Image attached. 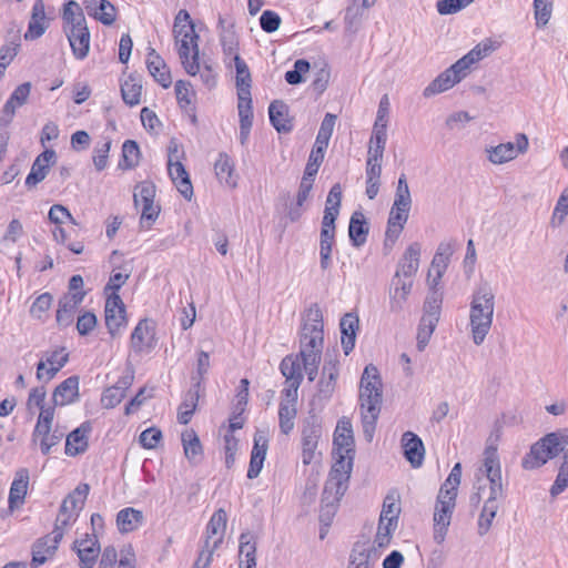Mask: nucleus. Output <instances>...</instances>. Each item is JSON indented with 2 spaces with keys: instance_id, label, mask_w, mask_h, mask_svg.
Wrapping results in <instances>:
<instances>
[{
  "instance_id": "f257e3e1",
  "label": "nucleus",
  "mask_w": 568,
  "mask_h": 568,
  "mask_svg": "<svg viewBox=\"0 0 568 568\" xmlns=\"http://www.w3.org/2000/svg\"><path fill=\"white\" fill-rule=\"evenodd\" d=\"M323 327V313L318 304L314 303L303 313L300 328V356L310 382L318 373L324 346Z\"/></svg>"
},
{
  "instance_id": "f03ea898",
  "label": "nucleus",
  "mask_w": 568,
  "mask_h": 568,
  "mask_svg": "<svg viewBox=\"0 0 568 568\" xmlns=\"http://www.w3.org/2000/svg\"><path fill=\"white\" fill-rule=\"evenodd\" d=\"M383 402L382 381L377 368L367 365L364 368L359 385V404L363 433L367 442H372Z\"/></svg>"
},
{
  "instance_id": "7ed1b4c3",
  "label": "nucleus",
  "mask_w": 568,
  "mask_h": 568,
  "mask_svg": "<svg viewBox=\"0 0 568 568\" xmlns=\"http://www.w3.org/2000/svg\"><path fill=\"white\" fill-rule=\"evenodd\" d=\"M484 473L490 486L489 496L485 500L478 518L477 526L479 536H485L489 531L499 509L498 500L504 498L500 464L495 448H487L485 450Z\"/></svg>"
},
{
  "instance_id": "20e7f679",
  "label": "nucleus",
  "mask_w": 568,
  "mask_h": 568,
  "mask_svg": "<svg viewBox=\"0 0 568 568\" xmlns=\"http://www.w3.org/2000/svg\"><path fill=\"white\" fill-rule=\"evenodd\" d=\"M495 311V294L488 284L478 286L470 301L469 325L473 341L481 345L488 335Z\"/></svg>"
},
{
  "instance_id": "39448f33",
  "label": "nucleus",
  "mask_w": 568,
  "mask_h": 568,
  "mask_svg": "<svg viewBox=\"0 0 568 568\" xmlns=\"http://www.w3.org/2000/svg\"><path fill=\"white\" fill-rule=\"evenodd\" d=\"M226 520V513L223 509H219L212 515L206 526L204 545L194 568H207L210 566L214 551L224 540Z\"/></svg>"
},
{
  "instance_id": "423d86ee",
  "label": "nucleus",
  "mask_w": 568,
  "mask_h": 568,
  "mask_svg": "<svg viewBox=\"0 0 568 568\" xmlns=\"http://www.w3.org/2000/svg\"><path fill=\"white\" fill-rule=\"evenodd\" d=\"M336 462L332 466L329 476L325 483V495L334 493V500L341 499L347 489V484L353 468L354 453L334 452Z\"/></svg>"
},
{
  "instance_id": "0eeeda50",
  "label": "nucleus",
  "mask_w": 568,
  "mask_h": 568,
  "mask_svg": "<svg viewBox=\"0 0 568 568\" xmlns=\"http://www.w3.org/2000/svg\"><path fill=\"white\" fill-rule=\"evenodd\" d=\"M196 39L197 38H182L178 48L179 57L185 71L191 75H195L200 72L201 80L209 89H211L216 84V77L210 67H205L203 70H200L199 47L195 42Z\"/></svg>"
},
{
  "instance_id": "6e6552de",
  "label": "nucleus",
  "mask_w": 568,
  "mask_h": 568,
  "mask_svg": "<svg viewBox=\"0 0 568 568\" xmlns=\"http://www.w3.org/2000/svg\"><path fill=\"white\" fill-rule=\"evenodd\" d=\"M236 68V88H237V109L241 123L240 139L244 144L248 134V73H246V63L239 55H235Z\"/></svg>"
},
{
  "instance_id": "1a4fd4ad",
  "label": "nucleus",
  "mask_w": 568,
  "mask_h": 568,
  "mask_svg": "<svg viewBox=\"0 0 568 568\" xmlns=\"http://www.w3.org/2000/svg\"><path fill=\"white\" fill-rule=\"evenodd\" d=\"M302 462L304 465L318 462L321 452L318 443L322 437V426L316 416L304 419L302 425Z\"/></svg>"
},
{
  "instance_id": "9d476101",
  "label": "nucleus",
  "mask_w": 568,
  "mask_h": 568,
  "mask_svg": "<svg viewBox=\"0 0 568 568\" xmlns=\"http://www.w3.org/2000/svg\"><path fill=\"white\" fill-rule=\"evenodd\" d=\"M455 505L456 498L454 494L447 496V493H438L434 511V539L438 544L443 542L445 539Z\"/></svg>"
},
{
  "instance_id": "9b49d317",
  "label": "nucleus",
  "mask_w": 568,
  "mask_h": 568,
  "mask_svg": "<svg viewBox=\"0 0 568 568\" xmlns=\"http://www.w3.org/2000/svg\"><path fill=\"white\" fill-rule=\"evenodd\" d=\"M528 148V139L525 134H517L516 142L500 143L487 149L488 160L494 164H504L514 160Z\"/></svg>"
},
{
  "instance_id": "f8f14e48",
  "label": "nucleus",
  "mask_w": 568,
  "mask_h": 568,
  "mask_svg": "<svg viewBox=\"0 0 568 568\" xmlns=\"http://www.w3.org/2000/svg\"><path fill=\"white\" fill-rule=\"evenodd\" d=\"M62 19L67 34L70 32V36H90L83 9L77 1L69 0L64 3Z\"/></svg>"
},
{
  "instance_id": "ddd939ff",
  "label": "nucleus",
  "mask_w": 568,
  "mask_h": 568,
  "mask_svg": "<svg viewBox=\"0 0 568 568\" xmlns=\"http://www.w3.org/2000/svg\"><path fill=\"white\" fill-rule=\"evenodd\" d=\"M104 316L106 328L112 336L126 325L125 306L119 294L112 293L106 298Z\"/></svg>"
},
{
  "instance_id": "4468645a",
  "label": "nucleus",
  "mask_w": 568,
  "mask_h": 568,
  "mask_svg": "<svg viewBox=\"0 0 568 568\" xmlns=\"http://www.w3.org/2000/svg\"><path fill=\"white\" fill-rule=\"evenodd\" d=\"M420 244L412 243L399 260L394 278L414 284V277L419 267Z\"/></svg>"
},
{
  "instance_id": "2eb2a0df",
  "label": "nucleus",
  "mask_w": 568,
  "mask_h": 568,
  "mask_svg": "<svg viewBox=\"0 0 568 568\" xmlns=\"http://www.w3.org/2000/svg\"><path fill=\"white\" fill-rule=\"evenodd\" d=\"M68 361L69 354L64 348L47 352L37 365V378L51 381Z\"/></svg>"
},
{
  "instance_id": "dca6fc26",
  "label": "nucleus",
  "mask_w": 568,
  "mask_h": 568,
  "mask_svg": "<svg viewBox=\"0 0 568 568\" xmlns=\"http://www.w3.org/2000/svg\"><path fill=\"white\" fill-rule=\"evenodd\" d=\"M336 225L333 220L322 219L320 233V266L327 271L332 264V251L335 244Z\"/></svg>"
},
{
  "instance_id": "f3484780",
  "label": "nucleus",
  "mask_w": 568,
  "mask_h": 568,
  "mask_svg": "<svg viewBox=\"0 0 568 568\" xmlns=\"http://www.w3.org/2000/svg\"><path fill=\"white\" fill-rule=\"evenodd\" d=\"M245 418L234 416L229 419V426L224 428V450H225V465L230 468L235 462V455L240 448L239 432L242 430Z\"/></svg>"
},
{
  "instance_id": "a211bd4d",
  "label": "nucleus",
  "mask_w": 568,
  "mask_h": 568,
  "mask_svg": "<svg viewBox=\"0 0 568 568\" xmlns=\"http://www.w3.org/2000/svg\"><path fill=\"white\" fill-rule=\"evenodd\" d=\"M55 161L57 153L52 149H47L39 154L32 163L30 173L26 179V185L33 187L42 182L47 178L50 166L53 165Z\"/></svg>"
},
{
  "instance_id": "6ab92c4d",
  "label": "nucleus",
  "mask_w": 568,
  "mask_h": 568,
  "mask_svg": "<svg viewBox=\"0 0 568 568\" xmlns=\"http://www.w3.org/2000/svg\"><path fill=\"white\" fill-rule=\"evenodd\" d=\"M72 549L77 552L81 568H93L100 554V544L95 535L74 540Z\"/></svg>"
},
{
  "instance_id": "aec40b11",
  "label": "nucleus",
  "mask_w": 568,
  "mask_h": 568,
  "mask_svg": "<svg viewBox=\"0 0 568 568\" xmlns=\"http://www.w3.org/2000/svg\"><path fill=\"white\" fill-rule=\"evenodd\" d=\"M62 539L55 538V534L45 535L34 541L32 545L31 566L37 568L52 558L58 550Z\"/></svg>"
},
{
  "instance_id": "412c9836",
  "label": "nucleus",
  "mask_w": 568,
  "mask_h": 568,
  "mask_svg": "<svg viewBox=\"0 0 568 568\" xmlns=\"http://www.w3.org/2000/svg\"><path fill=\"white\" fill-rule=\"evenodd\" d=\"M379 554L367 541H357L354 544L349 554L347 568H373Z\"/></svg>"
},
{
  "instance_id": "4be33fe9",
  "label": "nucleus",
  "mask_w": 568,
  "mask_h": 568,
  "mask_svg": "<svg viewBox=\"0 0 568 568\" xmlns=\"http://www.w3.org/2000/svg\"><path fill=\"white\" fill-rule=\"evenodd\" d=\"M84 296L85 293L64 294L59 300L55 320L60 326L67 327L72 324L75 311L82 303Z\"/></svg>"
},
{
  "instance_id": "5701e85b",
  "label": "nucleus",
  "mask_w": 568,
  "mask_h": 568,
  "mask_svg": "<svg viewBox=\"0 0 568 568\" xmlns=\"http://www.w3.org/2000/svg\"><path fill=\"white\" fill-rule=\"evenodd\" d=\"M168 170L172 181L178 186L179 192L187 200L193 195V186L184 165L180 161V156L173 161V154L169 155Z\"/></svg>"
},
{
  "instance_id": "b1692460",
  "label": "nucleus",
  "mask_w": 568,
  "mask_h": 568,
  "mask_svg": "<svg viewBox=\"0 0 568 568\" xmlns=\"http://www.w3.org/2000/svg\"><path fill=\"white\" fill-rule=\"evenodd\" d=\"M402 447L405 458L413 467L422 466L425 456V447L422 439L413 432H405L402 435Z\"/></svg>"
},
{
  "instance_id": "393cba45",
  "label": "nucleus",
  "mask_w": 568,
  "mask_h": 568,
  "mask_svg": "<svg viewBox=\"0 0 568 568\" xmlns=\"http://www.w3.org/2000/svg\"><path fill=\"white\" fill-rule=\"evenodd\" d=\"M91 430V424L88 422L82 423L78 428L72 430L65 439V454L68 456L83 454L88 449Z\"/></svg>"
},
{
  "instance_id": "a878e982",
  "label": "nucleus",
  "mask_w": 568,
  "mask_h": 568,
  "mask_svg": "<svg viewBox=\"0 0 568 568\" xmlns=\"http://www.w3.org/2000/svg\"><path fill=\"white\" fill-rule=\"evenodd\" d=\"M268 449V433L256 429L254 434V446L251 452V479L256 477L262 468Z\"/></svg>"
},
{
  "instance_id": "bb28decb",
  "label": "nucleus",
  "mask_w": 568,
  "mask_h": 568,
  "mask_svg": "<svg viewBox=\"0 0 568 568\" xmlns=\"http://www.w3.org/2000/svg\"><path fill=\"white\" fill-rule=\"evenodd\" d=\"M338 377V361L336 358H325L322 376L318 382V394L323 398H329L336 387Z\"/></svg>"
},
{
  "instance_id": "cd10ccee",
  "label": "nucleus",
  "mask_w": 568,
  "mask_h": 568,
  "mask_svg": "<svg viewBox=\"0 0 568 568\" xmlns=\"http://www.w3.org/2000/svg\"><path fill=\"white\" fill-rule=\"evenodd\" d=\"M87 13L105 26L115 21L116 9L108 0H83Z\"/></svg>"
},
{
  "instance_id": "c85d7f7f",
  "label": "nucleus",
  "mask_w": 568,
  "mask_h": 568,
  "mask_svg": "<svg viewBox=\"0 0 568 568\" xmlns=\"http://www.w3.org/2000/svg\"><path fill=\"white\" fill-rule=\"evenodd\" d=\"M64 434L59 428L52 427L34 428L31 436V442L39 445L43 455L51 453L52 448L58 446Z\"/></svg>"
},
{
  "instance_id": "c756f323",
  "label": "nucleus",
  "mask_w": 568,
  "mask_h": 568,
  "mask_svg": "<svg viewBox=\"0 0 568 568\" xmlns=\"http://www.w3.org/2000/svg\"><path fill=\"white\" fill-rule=\"evenodd\" d=\"M410 209L397 206L395 204L392 205L388 221H387V229H386V243L390 241L394 243L400 235L407 220L409 216Z\"/></svg>"
},
{
  "instance_id": "7c9ffc66",
  "label": "nucleus",
  "mask_w": 568,
  "mask_h": 568,
  "mask_svg": "<svg viewBox=\"0 0 568 568\" xmlns=\"http://www.w3.org/2000/svg\"><path fill=\"white\" fill-rule=\"evenodd\" d=\"M153 329L146 320L138 323L131 334V347L135 353H148L153 348Z\"/></svg>"
},
{
  "instance_id": "2f4dec72",
  "label": "nucleus",
  "mask_w": 568,
  "mask_h": 568,
  "mask_svg": "<svg viewBox=\"0 0 568 568\" xmlns=\"http://www.w3.org/2000/svg\"><path fill=\"white\" fill-rule=\"evenodd\" d=\"M359 320L358 316L354 313H346L339 322L341 327V343L344 349V353L348 355L354 346L356 341V333L358 331Z\"/></svg>"
},
{
  "instance_id": "473e14b6",
  "label": "nucleus",
  "mask_w": 568,
  "mask_h": 568,
  "mask_svg": "<svg viewBox=\"0 0 568 568\" xmlns=\"http://www.w3.org/2000/svg\"><path fill=\"white\" fill-rule=\"evenodd\" d=\"M146 68L149 70V73L163 88L166 89L171 85L172 78L170 71L164 60L155 52L153 48H150V51L148 53Z\"/></svg>"
},
{
  "instance_id": "72a5a7b5",
  "label": "nucleus",
  "mask_w": 568,
  "mask_h": 568,
  "mask_svg": "<svg viewBox=\"0 0 568 568\" xmlns=\"http://www.w3.org/2000/svg\"><path fill=\"white\" fill-rule=\"evenodd\" d=\"M334 452L355 453L352 424L348 419L338 420L334 433Z\"/></svg>"
},
{
  "instance_id": "f704fd0d",
  "label": "nucleus",
  "mask_w": 568,
  "mask_h": 568,
  "mask_svg": "<svg viewBox=\"0 0 568 568\" xmlns=\"http://www.w3.org/2000/svg\"><path fill=\"white\" fill-rule=\"evenodd\" d=\"M413 284L398 280L392 278L389 287V310L393 313L403 311L404 305L410 294Z\"/></svg>"
},
{
  "instance_id": "c9c22d12",
  "label": "nucleus",
  "mask_w": 568,
  "mask_h": 568,
  "mask_svg": "<svg viewBox=\"0 0 568 568\" xmlns=\"http://www.w3.org/2000/svg\"><path fill=\"white\" fill-rule=\"evenodd\" d=\"M79 395V378L70 376L57 386L53 392V403L57 406H64L75 400Z\"/></svg>"
},
{
  "instance_id": "e433bc0d",
  "label": "nucleus",
  "mask_w": 568,
  "mask_h": 568,
  "mask_svg": "<svg viewBox=\"0 0 568 568\" xmlns=\"http://www.w3.org/2000/svg\"><path fill=\"white\" fill-rule=\"evenodd\" d=\"M368 232L369 226L365 215L359 211L354 212L348 225V236L353 246L361 247L364 245L367 240Z\"/></svg>"
},
{
  "instance_id": "4c0bfd02",
  "label": "nucleus",
  "mask_w": 568,
  "mask_h": 568,
  "mask_svg": "<svg viewBox=\"0 0 568 568\" xmlns=\"http://www.w3.org/2000/svg\"><path fill=\"white\" fill-rule=\"evenodd\" d=\"M29 484V471L21 468L16 473V477L11 484L9 493V506L13 508L18 504H22L27 495Z\"/></svg>"
},
{
  "instance_id": "58836bf2",
  "label": "nucleus",
  "mask_w": 568,
  "mask_h": 568,
  "mask_svg": "<svg viewBox=\"0 0 568 568\" xmlns=\"http://www.w3.org/2000/svg\"><path fill=\"white\" fill-rule=\"evenodd\" d=\"M49 20L45 16L43 0H36L32 7L31 19L28 26V32L24 36H42L48 29Z\"/></svg>"
},
{
  "instance_id": "ea45409f",
  "label": "nucleus",
  "mask_w": 568,
  "mask_h": 568,
  "mask_svg": "<svg viewBox=\"0 0 568 568\" xmlns=\"http://www.w3.org/2000/svg\"><path fill=\"white\" fill-rule=\"evenodd\" d=\"M460 82V77L455 75L450 69H446L435 80H433L423 91L425 98L442 93Z\"/></svg>"
},
{
  "instance_id": "a19ab883",
  "label": "nucleus",
  "mask_w": 568,
  "mask_h": 568,
  "mask_svg": "<svg viewBox=\"0 0 568 568\" xmlns=\"http://www.w3.org/2000/svg\"><path fill=\"white\" fill-rule=\"evenodd\" d=\"M142 511L128 507L116 515V525L121 532H131L138 529L143 523Z\"/></svg>"
},
{
  "instance_id": "79ce46f5",
  "label": "nucleus",
  "mask_w": 568,
  "mask_h": 568,
  "mask_svg": "<svg viewBox=\"0 0 568 568\" xmlns=\"http://www.w3.org/2000/svg\"><path fill=\"white\" fill-rule=\"evenodd\" d=\"M270 120L278 132L287 133L292 130L291 121L287 119V108L281 101H274L268 108Z\"/></svg>"
},
{
  "instance_id": "37998d69",
  "label": "nucleus",
  "mask_w": 568,
  "mask_h": 568,
  "mask_svg": "<svg viewBox=\"0 0 568 568\" xmlns=\"http://www.w3.org/2000/svg\"><path fill=\"white\" fill-rule=\"evenodd\" d=\"M548 459H551V456L547 453L540 439L531 446L529 454L523 458L521 466L525 469H535L546 464Z\"/></svg>"
},
{
  "instance_id": "c03bdc74",
  "label": "nucleus",
  "mask_w": 568,
  "mask_h": 568,
  "mask_svg": "<svg viewBox=\"0 0 568 568\" xmlns=\"http://www.w3.org/2000/svg\"><path fill=\"white\" fill-rule=\"evenodd\" d=\"M79 517V513L70 508L65 503H62L59 509V514L55 518L54 528L52 534H55V538L62 539L65 529L71 526Z\"/></svg>"
},
{
  "instance_id": "a18cd8bd",
  "label": "nucleus",
  "mask_w": 568,
  "mask_h": 568,
  "mask_svg": "<svg viewBox=\"0 0 568 568\" xmlns=\"http://www.w3.org/2000/svg\"><path fill=\"white\" fill-rule=\"evenodd\" d=\"M215 174L221 183L230 187L236 185V179L233 176V164L231 159L225 153H220L214 163Z\"/></svg>"
},
{
  "instance_id": "49530a36",
  "label": "nucleus",
  "mask_w": 568,
  "mask_h": 568,
  "mask_svg": "<svg viewBox=\"0 0 568 568\" xmlns=\"http://www.w3.org/2000/svg\"><path fill=\"white\" fill-rule=\"evenodd\" d=\"M342 195L343 191L341 184L335 183L327 194L323 219L336 221L339 214Z\"/></svg>"
},
{
  "instance_id": "de8ad7c7",
  "label": "nucleus",
  "mask_w": 568,
  "mask_h": 568,
  "mask_svg": "<svg viewBox=\"0 0 568 568\" xmlns=\"http://www.w3.org/2000/svg\"><path fill=\"white\" fill-rule=\"evenodd\" d=\"M300 361H302L300 354L296 356H286L282 359L280 369L283 376L285 377V382L303 381Z\"/></svg>"
},
{
  "instance_id": "09e8293b",
  "label": "nucleus",
  "mask_w": 568,
  "mask_h": 568,
  "mask_svg": "<svg viewBox=\"0 0 568 568\" xmlns=\"http://www.w3.org/2000/svg\"><path fill=\"white\" fill-rule=\"evenodd\" d=\"M141 92L142 84L133 75H130L129 79L121 84L122 99L130 106H134L140 103Z\"/></svg>"
},
{
  "instance_id": "8fccbe9b",
  "label": "nucleus",
  "mask_w": 568,
  "mask_h": 568,
  "mask_svg": "<svg viewBox=\"0 0 568 568\" xmlns=\"http://www.w3.org/2000/svg\"><path fill=\"white\" fill-rule=\"evenodd\" d=\"M182 444L184 455L190 462H195L202 455L200 438L193 429H186L182 433Z\"/></svg>"
},
{
  "instance_id": "3c124183",
  "label": "nucleus",
  "mask_w": 568,
  "mask_h": 568,
  "mask_svg": "<svg viewBox=\"0 0 568 568\" xmlns=\"http://www.w3.org/2000/svg\"><path fill=\"white\" fill-rule=\"evenodd\" d=\"M140 161V148L133 140L124 141L122 145V159L119 162V168L122 170H130L135 168Z\"/></svg>"
},
{
  "instance_id": "603ef678",
  "label": "nucleus",
  "mask_w": 568,
  "mask_h": 568,
  "mask_svg": "<svg viewBox=\"0 0 568 568\" xmlns=\"http://www.w3.org/2000/svg\"><path fill=\"white\" fill-rule=\"evenodd\" d=\"M546 450L550 454L551 458L558 456L561 452H564L565 447L568 445V435L561 433H550L541 438Z\"/></svg>"
},
{
  "instance_id": "864d4df0",
  "label": "nucleus",
  "mask_w": 568,
  "mask_h": 568,
  "mask_svg": "<svg viewBox=\"0 0 568 568\" xmlns=\"http://www.w3.org/2000/svg\"><path fill=\"white\" fill-rule=\"evenodd\" d=\"M173 36H197L195 24L186 10H180L173 24Z\"/></svg>"
},
{
  "instance_id": "5fc2aeb1",
  "label": "nucleus",
  "mask_w": 568,
  "mask_h": 568,
  "mask_svg": "<svg viewBox=\"0 0 568 568\" xmlns=\"http://www.w3.org/2000/svg\"><path fill=\"white\" fill-rule=\"evenodd\" d=\"M90 486L85 483L79 484L62 503H65L70 508L80 513L84 506L85 499L89 495Z\"/></svg>"
},
{
  "instance_id": "6e6d98bb",
  "label": "nucleus",
  "mask_w": 568,
  "mask_h": 568,
  "mask_svg": "<svg viewBox=\"0 0 568 568\" xmlns=\"http://www.w3.org/2000/svg\"><path fill=\"white\" fill-rule=\"evenodd\" d=\"M111 139L103 138L102 141L98 142L93 150V164L97 171H103L108 166V158L111 149Z\"/></svg>"
},
{
  "instance_id": "4d7b16f0",
  "label": "nucleus",
  "mask_w": 568,
  "mask_h": 568,
  "mask_svg": "<svg viewBox=\"0 0 568 568\" xmlns=\"http://www.w3.org/2000/svg\"><path fill=\"white\" fill-rule=\"evenodd\" d=\"M382 166L366 165V195L374 200L379 191Z\"/></svg>"
},
{
  "instance_id": "13d9d810",
  "label": "nucleus",
  "mask_w": 568,
  "mask_h": 568,
  "mask_svg": "<svg viewBox=\"0 0 568 568\" xmlns=\"http://www.w3.org/2000/svg\"><path fill=\"white\" fill-rule=\"evenodd\" d=\"M295 417L296 406L280 403L278 419L280 428L283 434L287 435L293 430Z\"/></svg>"
},
{
  "instance_id": "bf43d9fd",
  "label": "nucleus",
  "mask_w": 568,
  "mask_h": 568,
  "mask_svg": "<svg viewBox=\"0 0 568 568\" xmlns=\"http://www.w3.org/2000/svg\"><path fill=\"white\" fill-rule=\"evenodd\" d=\"M20 47V41L16 39L0 48V80L4 77L7 67L18 54Z\"/></svg>"
},
{
  "instance_id": "052dcab7",
  "label": "nucleus",
  "mask_w": 568,
  "mask_h": 568,
  "mask_svg": "<svg viewBox=\"0 0 568 568\" xmlns=\"http://www.w3.org/2000/svg\"><path fill=\"white\" fill-rule=\"evenodd\" d=\"M155 185L150 181L141 182L133 194V201L135 206L144 205L154 201L155 197Z\"/></svg>"
},
{
  "instance_id": "680f3d73",
  "label": "nucleus",
  "mask_w": 568,
  "mask_h": 568,
  "mask_svg": "<svg viewBox=\"0 0 568 568\" xmlns=\"http://www.w3.org/2000/svg\"><path fill=\"white\" fill-rule=\"evenodd\" d=\"M393 204L397 206L412 209V195L406 175L404 173H402L400 176L398 178Z\"/></svg>"
},
{
  "instance_id": "e2e57ef3",
  "label": "nucleus",
  "mask_w": 568,
  "mask_h": 568,
  "mask_svg": "<svg viewBox=\"0 0 568 568\" xmlns=\"http://www.w3.org/2000/svg\"><path fill=\"white\" fill-rule=\"evenodd\" d=\"M501 45V42L497 39L486 38L481 42H479L474 49H471L468 53L471 58H474L475 62L483 60L488 57L491 52L497 50Z\"/></svg>"
},
{
  "instance_id": "0e129e2a",
  "label": "nucleus",
  "mask_w": 568,
  "mask_h": 568,
  "mask_svg": "<svg viewBox=\"0 0 568 568\" xmlns=\"http://www.w3.org/2000/svg\"><path fill=\"white\" fill-rule=\"evenodd\" d=\"M462 478V466L459 463L455 464L452 468L448 477L444 481V484L440 486L439 494L447 493V496H450V494H454V497H457V489L460 484Z\"/></svg>"
},
{
  "instance_id": "69168bd1",
  "label": "nucleus",
  "mask_w": 568,
  "mask_h": 568,
  "mask_svg": "<svg viewBox=\"0 0 568 568\" xmlns=\"http://www.w3.org/2000/svg\"><path fill=\"white\" fill-rule=\"evenodd\" d=\"M310 62L304 59L296 60L294 63V69L286 71L285 81L288 84L296 85L304 81L303 75L310 71Z\"/></svg>"
},
{
  "instance_id": "338daca9",
  "label": "nucleus",
  "mask_w": 568,
  "mask_h": 568,
  "mask_svg": "<svg viewBox=\"0 0 568 568\" xmlns=\"http://www.w3.org/2000/svg\"><path fill=\"white\" fill-rule=\"evenodd\" d=\"M568 487V452L564 455V463L559 468L557 478L550 488L552 497L558 496Z\"/></svg>"
},
{
  "instance_id": "774afa93",
  "label": "nucleus",
  "mask_w": 568,
  "mask_h": 568,
  "mask_svg": "<svg viewBox=\"0 0 568 568\" xmlns=\"http://www.w3.org/2000/svg\"><path fill=\"white\" fill-rule=\"evenodd\" d=\"M189 397H190V399H185L181 404V406L179 408V413H178V420L180 424H183V425H186L191 420L192 415L196 408V402L199 398L197 392L190 393Z\"/></svg>"
}]
</instances>
